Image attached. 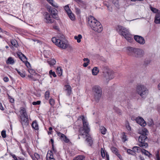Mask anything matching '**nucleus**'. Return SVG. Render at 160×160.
<instances>
[{"mask_svg":"<svg viewBox=\"0 0 160 160\" xmlns=\"http://www.w3.org/2000/svg\"><path fill=\"white\" fill-rule=\"evenodd\" d=\"M88 23L91 28L94 31L100 32L102 30V26L100 23L91 16L88 18Z\"/></svg>","mask_w":160,"mask_h":160,"instance_id":"obj_1","label":"nucleus"},{"mask_svg":"<svg viewBox=\"0 0 160 160\" xmlns=\"http://www.w3.org/2000/svg\"><path fill=\"white\" fill-rule=\"evenodd\" d=\"M20 115L18 117L19 120L21 123L22 127H26L29 125L28 117V115L26 109L21 107L20 108Z\"/></svg>","mask_w":160,"mask_h":160,"instance_id":"obj_2","label":"nucleus"},{"mask_svg":"<svg viewBox=\"0 0 160 160\" xmlns=\"http://www.w3.org/2000/svg\"><path fill=\"white\" fill-rule=\"evenodd\" d=\"M127 50L128 54L129 55L136 58H142L144 54V51L141 49L128 47Z\"/></svg>","mask_w":160,"mask_h":160,"instance_id":"obj_3","label":"nucleus"},{"mask_svg":"<svg viewBox=\"0 0 160 160\" xmlns=\"http://www.w3.org/2000/svg\"><path fill=\"white\" fill-rule=\"evenodd\" d=\"M116 30L120 35L123 36L129 42H132L133 40L132 36L130 34L128 30L120 25H118L116 28Z\"/></svg>","mask_w":160,"mask_h":160,"instance_id":"obj_4","label":"nucleus"},{"mask_svg":"<svg viewBox=\"0 0 160 160\" xmlns=\"http://www.w3.org/2000/svg\"><path fill=\"white\" fill-rule=\"evenodd\" d=\"M92 92L94 101L99 102L102 96V88L98 85H94L92 87Z\"/></svg>","mask_w":160,"mask_h":160,"instance_id":"obj_5","label":"nucleus"},{"mask_svg":"<svg viewBox=\"0 0 160 160\" xmlns=\"http://www.w3.org/2000/svg\"><path fill=\"white\" fill-rule=\"evenodd\" d=\"M142 131L143 133L139 137L138 145L140 147L146 148L148 146V143L146 142L148 140V138L146 136V133L148 132V131L145 128H144Z\"/></svg>","mask_w":160,"mask_h":160,"instance_id":"obj_6","label":"nucleus"},{"mask_svg":"<svg viewBox=\"0 0 160 160\" xmlns=\"http://www.w3.org/2000/svg\"><path fill=\"white\" fill-rule=\"evenodd\" d=\"M102 70L105 80L107 82L114 78V73L113 71L110 70L108 67H103Z\"/></svg>","mask_w":160,"mask_h":160,"instance_id":"obj_7","label":"nucleus"},{"mask_svg":"<svg viewBox=\"0 0 160 160\" xmlns=\"http://www.w3.org/2000/svg\"><path fill=\"white\" fill-rule=\"evenodd\" d=\"M137 92L142 98L144 99L148 93V90L143 85L141 84H138L136 88Z\"/></svg>","mask_w":160,"mask_h":160,"instance_id":"obj_8","label":"nucleus"},{"mask_svg":"<svg viewBox=\"0 0 160 160\" xmlns=\"http://www.w3.org/2000/svg\"><path fill=\"white\" fill-rule=\"evenodd\" d=\"M52 41L58 46L62 48L65 49L68 47L67 44L64 42L60 39H57L55 37L52 38Z\"/></svg>","mask_w":160,"mask_h":160,"instance_id":"obj_9","label":"nucleus"},{"mask_svg":"<svg viewBox=\"0 0 160 160\" xmlns=\"http://www.w3.org/2000/svg\"><path fill=\"white\" fill-rule=\"evenodd\" d=\"M47 9L48 12L50 13L51 15L53 18L58 20L59 18L58 14V11L56 9L49 6Z\"/></svg>","mask_w":160,"mask_h":160,"instance_id":"obj_10","label":"nucleus"},{"mask_svg":"<svg viewBox=\"0 0 160 160\" xmlns=\"http://www.w3.org/2000/svg\"><path fill=\"white\" fill-rule=\"evenodd\" d=\"M44 21L47 23H52L54 22V20L51 17L50 15L47 12L45 13Z\"/></svg>","mask_w":160,"mask_h":160,"instance_id":"obj_11","label":"nucleus"},{"mask_svg":"<svg viewBox=\"0 0 160 160\" xmlns=\"http://www.w3.org/2000/svg\"><path fill=\"white\" fill-rule=\"evenodd\" d=\"M79 135L82 136L84 138L86 137V136L88 135L89 132V130L88 129H84L82 128H80L79 130Z\"/></svg>","mask_w":160,"mask_h":160,"instance_id":"obj_12","label":"nucleus"},{"mask_svg":"<svg viewBox=\"0 0 160 160\" xmlns=\"http://www.w3.org/2000/svg\"><path fill=\"white\" fill-rule=\"evenodd\" d=\"M81 118L82 121V127L84 129H88L90 130V129L88 126V123L87 120L85 118L84 116H81Z\"/></svg>","mask_w":160,"mask_h":160,"instance_id":"obj_13","label":"nucleus"},{"mask_svg":"<svg viewBox=\"0 0 160 160\" xmlns=\"http://www.w3.org/2000/svg\"><path fill=\"white\" fill-rule=\"evenodd\" d=\"M134 38L135 41L141 44H143L145 43V40L144 38L138 35H135Z\"/></svg>","mask_w":160,"mask_h":160,"instance_id":"obj_14","label":"nucleus"},{"mask_svg":"<svg viewBox=\"0 0 160 160\" xmlns=\"http://www.w3.org/2000/svg\"><path fill=\"white\" fill-rule=\"evenodd\" d=\"M57 134L61 140H62L66 143H68L69 142V139L64 134L60 132H57Z\"/></svg>","mask_w":160,"mask_h":160,"instance_id":"obj_15","label":"nucleus"},{"mask_svg":"<svg viewBox=\"0 0 160 160\" xmlns=\"http://www.w3.org/2000/svg\"><path fill=\"white\" fill-rule=\"evenodd\" d=\"M136 121L137 123L142 126L144 127L146 125V123L144 120L141 117L137 118Z\"/></svg>","mask_w":160,"mask_h":160,"instance_id":"obj_16","label":"nucleus"},{"mask_svg":"<svg viewBox=\"0 0 160 160\" xmlns=\"http://www.w3.org/2000/svg\"><path fill=\"white\" fill-rule=\"evenodd\" d=\"M85 137L87 138L86 139V141L88 143V145L92 147V145L93 144V141L91 137L89 134L86 135Z\"/></svg>","mask_w":160,"mask_h":160,"instance_id":"obj_17","label":"nucleus"},{"mask_svg":"<svg viewBox=\"0 0 160 160\" xmlns=\"http://www.w3.org/2000/svg\"><path fill=\"white\" fill-rule=\"evenodd\" d=\"M17 56L22 61L27 60V58L25 55L22 52H18L16 53Z\"/></svg>","mask_w":160,"mask_h":160,"instance_id":"obj_18","label":"nucleus"},{"mask_svg":"<svg viewBox=\"0 0 160 160\" xmlns=\"http://www.w3.org/2000/svg\"><path fill=\"white\" fill-rule=\"evenodd\" d=\"M64 87L65 88V90L67 91V95L68 96H70L72 92V88L70 86L68 85H65L64 86Z\"/></svg>","mask_w":160,"mask_h":160,"instance_id":"obj_19","label":"nucleus"},{"mask_svg":"<svg viewBox=\"0 0 160 160\" xmlns=\"http://www.w3.org/2000/svg\"><path fill=\"white\" fill-rule=\"evenodd\" d=\"M141 152H142V154H144L145 155L148 156L149 158L152 156V154L150 153L148 151L144 149H141Z\"/></svg>","mask_w":160,"mask_h":160,"instance_id":"obj_20","label":"nucleus"},{"mask_svg":"<svg viewBox=\"0 0 160 160\" xmlns=\"http://www.w3.org/2000/svg\"><path fill=\"white\" fill-rule=\"evenodd\" d=\"M6 63L8 64L12 65L15 63V61L12 57H9L6 61Z\"/></svg>","mask_w":160,"mask_h":160,"instance_id":"obj_21","label":"nucleus"},{"mask_svg":"<svg viewBox=\"0 0 160 160\" xmlns=\"http://www.w3.org/2000/svg\"><path fill=\"white\" fill-rule=\"evenodd\" d=\"M32 127L33 128L36 130L38 129V126L36 120L34 121L31 125Z\"/></svg>","mask_w":160,"mask_h":160,"instance_id":"obj_22","label":"nucleus"},{"mask_svg":"<svg viewBox=\"0 0 160 160\" xmlns=\"http://www.w3.org/2000/svg\"><path fill=\"white\" fill-rule=\"evenodd\" d=\"M85 159V157L82 155H79L77 157L74 158L73 160H84Z\"/></svg>","mask_w":160,"mask_h":160,"instance_id":"obj_23","label":"nucleus"},{"mask_svg":"<svg viewBox=\"0 0 160 160\" xmlns=\"http://www.w3.org/2000/svg\"><path fill=\"white\" fill-rule=\"evenodd\" d=\"M99 71L98 68L97 67H95L92 70V73L93 75H96L99 72Z\"/></svg>","mask_w":160,"mask_h":160,"instance_id":"obj_24","label":"nucleus"},{"mask_svg":"<svg viewBox=\"0 0 160 160\" xmlns=\"http://www.w3.org/2000/svg\"><path fill=\"white\" fill-rule=\"evenodd\" d=\"M141 149L140 148L137 147V146H134L132 148L133 151L135 152H137V153H139L141 152Z\"/></svg>","mask_w":160,"mask_h":160,"instance_id":"obj_25","label":"nucleus"},{"mask_svg":"<svg viewBox=\"0 0 160 160\" xmlns=\"http://www.w3.org/2000/svg\"><path fill=\"white\" fill-rule=\"evenodd\" d=\"M49 151H48V153L47 154V159L48 158V157L49 158V159H52V158H53V152H52V151H50V153L49 152Z\"/></svg>","mask_w":160,"mask_h":160,"instance_id":"obj_26","label":"nucleus"},{"mask_svg":"<svg viewBox=\"0 0 160 160\" xmlns=\"http://www.w3.org/2000/svg\"><path fill=\"white\" fill-rule=\"evenodd\" d=\"M125 150H127V152L128 154L132 155L135 156L136 154V153L133 151V150H132L130 149H127L126 148H125Z\"/></svg>","mask_w":160,"mask_h":160,"instance_id":"obj_27","label":"nucleus"},{"mask_svg":"<svg viewBox=\"0 0 160 160\" xmlns=\"http://www.w3.org/2000/svg\"><path fill=\"white\" fill-rule=\"evenodd\" d=\"M100 130L101 133L102 134L104 135L106 134L107 129L103 126H101L100 127Z\"/></svg>","mask_w":160,"mask_h":160,"instance_id":"obj_28","label":"nucleus"},{"mask_svg":"<svg viewBox=\"0 0 160 160\" xmlns=\"http://www.w3.org/2000/svg\"><path fill=\"white\" fill-rule=\"evenodd\" d=\"M47 62L50 65H53L56 64V60L54 59H52L50 61H47Z\"/></svg>","mask_w":160,"mask_h":160,"instance_id":"obj_29","label":"nucleus"},{"mask_svg":"<svg viewBox=\"0 0 160 160\" xmlns=\"http://www.w3.org/2000/svg\"><path fill=\"white\" fill-rule=\"evenodd\" d=\"M74 39L77 40L78 42L79 43L81 42V39L82 38V36L81 34H79L78 36H74Z\"/></svg>","mask_w":160,"mask_h":160,"instance_id":"obj_30","label":"nucleus"},{"mask_svg":"<svg viewBox=\"0 0 160 160\" xmlns=\"http://www.w3.org/2000/svg\"><path fill=\"white\" fill-rule=\"evenodd\" d=\"M68 17L72 20H75V17L74 14L72 13V12L68 13Z\"/></svg>","mask_w":160,"mask_h":160,"instance_id":"obj_31","label":"nucleus"},{"mask_svg":"<svg viewBox=\"0 0 160 160\" xmlns=\"http://www.w3.org/2000/svg\"><path fill=\"white\" fill-rule=\"evenodd\" d=\"M113 109L115 111V112L119 115H121L122 114V112L121 110L119 109L118 108L114 106L113 107Z\"/></svg>","mask_w":160,"mask_h":160,"instance_id":"obj_32","label":"nucleus"},{"mask_svg":"<svg viewBox=\"0 0 160 160\" xmlns=\"http://www.w3.org/2000/svg\"><path fill=\"white\" fill-rule=\"evenodd\" d=\"M15 70H16L18 74L22 77L24 78L25 77V73L23 72H21L19 71L16 68Z\"/></svg>","mask_w":160,"mask_h":160,"instance_id":"obj_33","label":"nucleus"},{"mask_svg":"<svg viewBox=\"0 0 160 160\" xmlns=\"http://www.w3.org/2000/svg\"><path fill=\"white\" fill-rule=\"evenodd\" d=\"M111 149L112 152L115 154H116L117 152H118V149L113 147H112L111 148Z\"/></svg>","mask_w":160,"mask_h":160,"instance_id":"obj_34","label":"nucleus"},{"mask_svg":"<svg viewBox=\"0 0 160 160\" xmlns=\"http://www.w3.org/2000/svg\"><path fill=\"white\" fill-rule=\"evenodd\" d=\"M47 1L53 7L56 8H58V6L57 5H55L53 3L54 1L53 0H48Z\"/></svg>","mask_w":160,"mask_h":160,"instance_id":"obj_35","label":"nucleus"},{"mask_svg":"<svg viewBox=\"0 0 160 160\" xmlns=\"http://www.w3.org/2000/svg\"><path fill=\"white\" fill-rule=\"evenodd\" d=\"M45 98L46 100H48L49 98L50 92L49 91H48L46 92L45 93Z\"/></svg>","mask_w":160,"mask_h":160,"instance_id":"obj_36","label":"nucleus"},{"mask_svg":"<svg viewBox=\"0 0 160 160\" xmlns=\"http://www.w3.org/2000/svg\"><path fill=\"white\" fill-rule=\"evenodd\" d=\"M11 44L12 45L15 47H17L18 45V43L16 41L14 40H12L11 41Z\"/></svg>","mask_w":160,"mask_h":160,"instance_id":"obj_37","label":"nucleus"},{"mask_svg":"<svg viewBox=\"0 0 160 160\" xmlns=\"http://www.w3.org/2000/svg\"><path fill=\"white\" fill-rule=\"evenodd\" d=\"M101 156L103 158L105 157V155H106L105 153V151L102 148L101 149Z\"/></svg>","mask_w":160,"mask_h":160,"instance_id":"obj_38","label":"nucleus"},{"mask_svg":"<svg viewBox=\"0 0 160 160\" xmlns=\"http://www.w3.org/2000/svg\"><path fill=\"white\" fill-rule=\"evenodd\" d=\"M155 159L156 160H160L159 152L158 150L157 151V152L156 153Z\"/></svg>","mask_w":160,"mask_h":160,"instance_id":"obj_39","label":"nucleus"},{"mask_svg":"<svg viewBox=\"0 0 160 160\" xmlns=\"http://www.w3.org/2000/svg\"><path fill=\"white\" fill-rule=\"evenodd\" d=\"M49 103L50 105L52 106L55 104V101L53 99L50 98L49 100Z\"/></svg>","mask_w":160,"mask_h":160,"instance_id":"obj_40","label":"nucleus"},{"mask_svg":"<svg viewBox=\"0 0 160 160\" xmlns=\"http://www.w3.org/2000/svg\"><path fill=\"white\" fill-rule=\"evenodd\" d=\"M64 9L67 12V13H68L71 12L68 6H65L64 7Z\"/></svg>","mask_w":160,"mask_h":160,"instance_id":"obj_41","label":"nucleus"},{"mask_svg":"<svg viewBox=\"0 0 160 160\" xmlns=\"http://www.w3.org/2000/svg\"><path fill=\"white\" fill-rule=\"evenodd\" d=\"M49 73L50 76L52 75L54 77H56L57 76L55 72H52V70H50L49 71Z\"/></svg>","mask_w":160,"mask_h":160,"instance_id":"obj_42","label":"nucleus"},{"mask_svg":"<svg viewBox=\"0 0 160 160\" xmlns=\"http://www.w3.org/2000/svg\"><path fill=\"white\" fill-rule=\"evenodd\" d=\"M1 134L2 138H4L6 137V131L5 130H2L1 132Z\"/></svg>","mask_w":160,"mask_h":160,"instance_id":"obj_43","label":"nucleus"},{"mask_svg":"<svg viewBox=\"0 0 160 160\" xmlns=\"http://www.w3.org/2000/svg\"><path fill=\"white\" fill-rule=\"evenodd\" d=\"M151 10L153 12L155 13H156L160 11V10L157 9L152 7H151Z\"/></svg>","mask_w":160,"mask_h":160,"instance_id":"obj_44","label":"nucleus"},{"mask_svg":"<svg viewBox=\"0 0 160 160\" xmlns=\"http://www.w3.org/2000/svg\"><path fill=\"white\" fill-rule=\"evenodd\" d=\"M7 95L8 97V98L9 99V101L11 103H13L14 102V99L9 96L8 94L7 93Z\"/></svg>","mask_w":160,"mask_h":160,"instance_id":"obj_45","label":"nucleus"},{"mask_svg":"<svg viewBox=\"0 0 160 160\" xmlns=\"http://www.w3.org/2000/svg\"><path fill=\"white\" fill-rule=\"evenodd\" d=\"M57 72L60 76H61L62 75V70L60 67H59V68H58Z\"/></svg>","mask_w":160,"mask_h":160,"instance_id":"obj_46","label":"nucleus"},{"mask_svg":"<svg viewBox=\"0 0 160 160\" xmlns=\"http://www.w3.org/2000/svg\"><path fill=\"white\" fill-rule=\"evenodd\" d=\"M115 154L119 158L120 160H123L122 157L120 154L119 152H117V153Z\"/></svg>","mask_w":160,"mask_h":160,"instance_id":"obj_47","label":"nucleus"},{"mask_svg":"<svg viewBox=\"0 0 160 160\" xmlns=\"http://www.w3.org/2000/svg\"><path fill=\"white\" fill-rule=\"evenodd\" d=\"M122 141L123 142H124L127 140V136L125 134V133H124V134L123 135L122 137Z\"/></svg>","mask_w":160,"mask_h":160,"instance_id":"obj_48","label":"nucleus"},{"mask_svg":"<svg viewBox=\"0 0 160 160\" xmlns=\"http://www.w3.org/2000/svg\"><path fill=\"white\" fill-rule=\"evenodd\" d=\"M154 22L156 24H160V18H155Z\"/></svg>","mask_w":160,"mask_h":160,"instance_id":"obj_49","label":"nucleus"},{"mask_svg":"<svg viewBox=\"0 0 160 160\" xmlns=\"http://www.w3.org/2000/svg\"><path fill=\"white\" fill-rule=\"evenodd\" d=\"M40 101H37L36 102H32V104L34 105H39L41 103Z\"/></svg>","mask_w":160,"mask_h":160,"instance_id":"obj_50","label":"nucleus"},{"mask_svg":"<svg viewBox=\"0 0 160 160\" xmlns=\"http://www.w3.org/2000/svg\"><path fill=\"white\" fill-rule=\"evenodd\" d=\"M156 15L155 17V18H160V11L156 13Z\"/></svg>","mask_w":160,"mask_h":160,"instance_id":"obj_51","label":"nucleus"},{"mask_svg":"<svg viewBox=\"0 0 160 160\" xmlns=\"http://www.w3.org/2000/svg\"><path fill=\"white\" fill-rule=\"evenodd\" d=\"M52 150H51L52 152H53V153H56L57 152V151L56 149L54 147V145H52Z\"/></svg>","mask_w":160,"mask_h":160,"instance_id":"obj_52","label":"nucleus"},{"mask_svg":"<svg viewBox=\"0 0 160 160\" xmlns=\"http://www.w3.org/2000/svg\"><path fill=\"white\" fill-rule=\"evenodd\" d=\"M35 158L38 160L40 158L39 155L37 153H35L34 154Z\"/></svg>","mask_w":160,"mask_h":160,"instance_id":"obj_53","label":"nucleus"},{"mask_svg":"<svg viewBox=\"0 0 160 160\" xmlns=\"http://www.w3.org/2000/svg\"><path fill=\"white\" fill-rule=\"evenodd\" d=\"M107 9L108 11L109 12H112V7H110V6L109 5V6H107Z\"/></svg>","mask_w":160,"mask_h":160,"instance_id":"obj_54","label":"nucleus"},{"mask_svg":"<svg viewBox=\"0 0 160 160\" xmlns=\"http://www.w3.org/2000/svg\"><path fill=\"white\" fill-rule=\"evenodd\" d=\"M25 64L27 68H29L31 67L30 63L26 61L25 62Z\"/></svg>","mask_w":160,"mask_h":160,"instance_id":"obj_55","label":"nucleus"},{"mask_svg":"<svg viewBox=\"0 0 160 160\" xmlns=\"http://www.w3.org/2000/svg\"><path fill=\"white\" fill-rule=\"evenodd\" d=\"M53 28L56 30H57V31H59V27L58 26H56V25H55V26H53Z\"/></svg>","mask_w":160,"mask_h":160,"instance_id":"obj_56","label":"nucleus"},{"mask_svg":"<svg viewBox=\"0 0 160 160\" xmlns=\"http://www.w3.org/2000/svg\"><path fill=\"white\" fill-rule=\"evenodd\" d=\"M28 71L30 73H32L34 72V71L31 69H28Z\"/></svg>","mask_w":160,"mask_h":160,"instance_id":"obj_57","label":"nucleus"},{"mask_svg":"<svg viewBox=\"0 0 160 160\" xmlns=\"http://www.w3.org/2000/svg\"><path fill=\"white\" fill-rule=\"evenodd\" d=\"M3 80L4 82H8L9 80V79L8 77H5L3 78Z\"/></svg>","mask_w":160,"mask_h":160,"instance_id":"obj_58","label":"nucleus"},{"mask_svg":"<svg viewBox=\"0 0 160 160\" xmlns=\"http://www.w3.org/2000/svg\"><path fill=\"white\" fill-rule=\"evenodd\" d=\"M126 128L128 131L131 130V127L129 124L126 126Z\"/></svg>","mask_w":160,"mask_h":160,"instance_id":"obj_59","label":"nucleus"},{"mask_svg":"<svg viewBox=\"0 0 160 160\" xmlns=\"http://www.w3.org/2000/svg\"><path fill=\"white\" fill-rule=\"evenodd\" d=\"M89 63V62H84L83 64V66L84 67H86L88 66Z\"/></svg>","mask_w":160,"mask_h":160,"instance_id":"obj_60","label":"nucleus"},{"mask_svg":"<svg viewBox=\"0 0 160 160\" xmlns=\"http://www.w3.org/2000/svg\"><path fill=\"white\" fill-rule=\"evenodd\" d=\"M1 32H3V33H5L7 35H9V33L7 31H5V30H2V31H1Z\"/></svg>","mask_w":160,"mask_h":160,"instance_id":"obj_61","label":"nucleus"},{"mask_svg":"<svg viewBox=\"0 0 160 160\" xmlns=\"http://www.w3.org/2000/svg\"><path fill=\"white\" fill-rule=\"evenodd\" d=\"M106 160H109V155L107 153L106 154Z\"/></svg>","mask_w":160,"mask_h":160,"instance_id":"obj_62","label":"nucleus"},{"mask_svg":"<svg viewBox=\"0 0 160 160\" xmlns=\"http://www.w3.org/2000/svg\"><path fill=\"white\" fill-rule=\"evenodd\" d=\"M83 61L84 62H89V60L88 58H84Z\"/></svg>","mask_w":160,"mask_h":160,"instance_id":"obj_63","label":"nucleus"},{"mask_svg":"<svg viewBox=\"0 0 160 160\" xmlns=\"http://www.w3.org/2000/svg\"><path fill=\"white\" fill-rule=\"evenodd\" d=\"M76 12L77 14H78L80 13V10L78 8L76 9Z\"/></svg>","mask_w":160,"mask_h":160,"instance_id":"obj_64","label":"nucleus"}]
</instances>
